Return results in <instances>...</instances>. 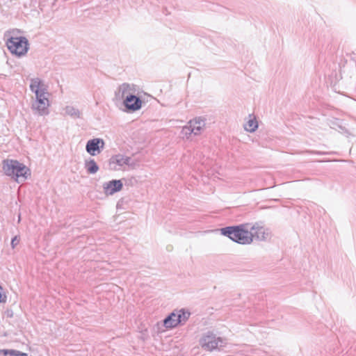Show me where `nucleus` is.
Instances as JSON below:
<instances>
[{
    "label": "nucleus",
    "instance_id": "nucleus-5",
    "mask_svg": "<svg viewBox=\"0 0 356 356\" xmlns=\"http://www.w3.org/2000/svg\"><path fill=\"white\" fill-rule=\"evenodd\" d=\"M108 165L111 170L119 171L125 170L127 166L134 168L137 165V162L130 156L118 154L111 157Z\"/></svg>",
    "mask_w": 356,
    "mask_h": 356
},
{
    "label": "nucleus",
    "instance_id": "nucleus-12",
    "mask_svg": "<svg viewBox=\"0 0 356 356\" xmlns=\"http://www.w3.org/2000/svg\"><path fill=\"white\" fill-rule=\"evenodd\" d=\"M123 187L121 180H111L103 184L104 192L106 195H112L116 192L120 191Z\"/></svg>",
    "mask_w": 356,
    "mask_h": 356
},
{
    "label": "nucleus",
    "instance_id": "nucleus-13",
    "mask_svg": "<svg viewBox=\"0 0 356 356\" xmlns=\"http://www.w3.org/2000/svg\"><path fill=\"white\" fill-rule=\"evenodd\" d=\"M30 90L33 93L48 92V87L40 78H33L30 81Z\"/></svg>",
    "mask_w": 356,
    "mask_h": 356
},
{
    "label": "nucleus",
    "instance_id": "nucleus-2",
    "mask_svg": "<svg viewBox=\"0 0 356 356\" xmlns=\"http://www.w3.org/2000/svg\"><path fill=\"white\" fill-rule=\"evenodd\" d=\"M15 31L13 35L7 40L6 45L11 54L17 56L25 55L29 50V42L26 38L24 36L15 35Z\"/></svg>",
    "mask_w": 356,
    "mask_h": 356
},
{
    "label": "nucleus",
    "instance_id": "nucleus-10",
    "mask_svg": "<svg viewBox=\"0 0 356 356\" xmlns=\"http://www.w3.org/2000/svg\"><path fill=\"white\" fill-rule=\"evenodd\" d=\"M104 147V140L102 138H95L88 140L86 150L90 156H95L99 154Z\"/></svg>",
    "mask_w": 356,
    "mask_h": 356
},
{
    "label": "nucleus",
    "instance_id": "nucleus-15",
    "mask_svg": "<svg viewBox=\"0 0 356 356\" xmlns=\"http://www.w3.org/2000/svg\"><path fill=\"white\" fill-rule=\"evenodd\" d=\"M258 128V123L255 117L250 116V119L244 124V129L245 131L252 133L256 131Z\"/></svg>",
    "mask_w": 356,
    "mask_h": 356
},
{
    "label": "nucleus",
    "instance_id": "nucleus-1",
    "mask_svg": "<svg viewBox=\"0 0 356 356\" xmlns=\"http://www.w3.org/2000/svg\"><path fill=\"white\" fill-rule=\"evenodd\" d=\"M2 169L6 175L13 177L17 183L25 181L31 175L30 169L17 160L4 159Z\"/></svg>",
    "mask_w": 356,
    "mask_h": 356
},
{
    "label": "nucleus",
    "instance_id": "nucleus-18",
    "mask_svg": "<svg viewBox=\"0 0 356 356\" xmlns=\"http://www.w3.org/2000/svg\"><path fill=\"white\" fill-rule=\"evenodd\" d=\"M19 242V238L17 236H15L11 242V245L13 248H15V245H17Z\"/></svg>",
    "mask_w": 356,
    "mask_h": 356
},
{
    "label": "nucleus",
    "instance_id": "nucleus-8",
    "mask_svg": "<svg viewBox=\"0 0 356 356\" xmlns=\"http://www.w3.org/2000/svg\"><path fill=\"white\" fill-rule=\"evenodd\" d=\"M138 88L136 85L133 83H124L120 85L115 92V98L117 101H124L130 95L137 94Z\"/></svg>",
    "mask_w": 356,
    "mask_h": 356
},
{
    "label": "nucleus",
    "instance_id": "nucleus-17",
    "mask_svg": "<svg viewBox=\"0 0 356 356\" xmlns=\"http://www.w3.org/2000/svg\"><path fill=\"white\" fill-rule=\"evenodd\" d=\"M0 356H28L27 354L14 350H0Z\"/></svg>",
    "mask_w": 356,
    "mask_h": 356
},
{
    "label": "nucleus",
    "instance_id": "nucleus-19",
    "mask_svg": "<svg viewBox=\"0 0 356 356\" xmlns=\"http://www.w3.org/2000/svg\"><path fill=\"white\" fill-rule=\"evenodd\" d=\"M3 290V288L1 286H0V291Z\"/></svg>",
    "mask_w": 356,
    "mask_h": 356
},
{
    "label": "nucleus",
    "instance_id": "nucleus-3",
    "mask_svg": "<svg viewBox=\"0 0 356 356\" xmlns=\"http://www.w3.org/2000/svg\"><path fill=\"white\" fill-rule=\"evenodd\" d=\"M221 231L232 241L241 244L250 243L252 240V234L239 226L224 228Z\"/></svg>",
    "mask_w": 356,
    "mask_h": 356
},
{
    "label": "nucleus",
    "instance_id": "nucleus-4",
    "mask_svg": "<svg viewBox=\"0 0 356 356\" xmlns=\"http://www.w3.org/2000/svg\"><path fill=\"white\" fill-rule=\"evenodd\" d=\"M35 99L32 102V110L39 115H47L49 114L50 102L49 99V92L35 93Z\"/></svg>",
    "mask_w": 356,
    "mask_h": 356
},
{
    "label": "nucleus",
    "instance_id": "nucleus-14",
    "mask_svg": "<svg viewBox=\"0 0 356 356\" xmlns=\"http://www.w3.org/2000/svg\"><path fill=\"white\" fill-rule=\"evenodd\" d=\"M84 167L87 172L90 175L96 174L99 170V168L95 159L91 158L85 160Z\"/></svg>",
    "mask_w": 356,
    "mask_h": 356
},
{
    "label": "nucleus",
    "instance_id": "nucleus-11",
    "mask_svg": "<svg viewBox=\"0 0 356 356\" xmlns=\"http://www.w3.org/2000/svg\"><path fill=\"white\" fill-rule=\"evenodd\" d=\"M136 95L137 94H134L130 95L129 97H127L122 102L127 111L134 112L141 108L143 102Z\"/></svg>",
    "mask_w": 356,
    "mask_h": 356
},
{
    "label": "nucleus",
    "instance_id": "nucleus-7",
    "mask_svg": "<svg viewBox=\"0 0 356 356\" xmlns=\"http://www.w3.org/2000/svg\"><path fill=\"white\" fill-rule=\"evenodd\" d=\"M190 316V313L183 309L175 311L170 314L163 321L167 328H173L181 323H185Z\"/></svg>",
    "mask_w": 356,
    "mask_h": 356
},
{
    "label": "nucleus",
    "instance_id": "nucleus-16",
    "mask_svg": "<svg viewBox=\"0 0 356 356\" xmlns=\"http://www.w3.org/2000/svg\"><path fill=\"white\" fill-rule=\"evenodd\" d=\"M63 110L65 115H69L73 118H81L80 111L73 106H66Z\"/></svg>",
    "mask_w": 356,
    "mask_h": 356
},
{
    "label": "nucleus",
    "instance_id": "nucleus-6",
    "mask_svg": "<svg viewBox=\"0 0 356 356\" xmlns=\"http://www.w3.org/2000/svg\"><path fill=\"white\" fill-rule=\"evenodd\" d=\"M205 127V121L201 118H195L190 120L186 125L183 127L182 135L188 138L192 134L199 135Z\"/></svg>",
    "mask_w": 356,
    "mask_h": 356
},
{
    "label": "nucleus",
    "instance_id": "nucleus-9",
    "mask_svg": "<svg viewBox=\"0 0 356 356\" xmlns=\"http://www.w3.org/2000/svg\"><path fill=\"white\" fill-rule=\"evenodd\" d=\"M222 339L220 337H216L213 334H208L202 338L200 344L204 349L212 351L222 347Z\"/></svg>",
    "mask_w": 356,
    "mask_h": 356
}]
</instances>
